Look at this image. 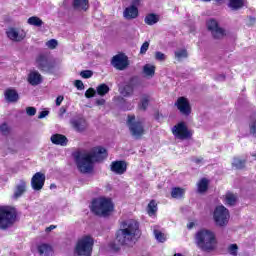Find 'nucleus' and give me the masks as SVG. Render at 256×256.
<instances>
[{
	"instance_id": "1",
	"label": "nucleus",
	"mask_w": 256,
	"mask_h": 256,
	"mask_svg": "<svg viewBox=\"0 0 256 256\" xmlns=\"http://www.w3.org/2000/svg\"><path fill=\"white\" fill-rule=\"evenodd\" d=\"M141 235V230L139 229V222L137 220H124L120 222V229L116 231L115 242L110 244L112 251H120L121 247L129 245L132 243L135 237Z\"/></svg>"
},
{
	"instance_id": "2",
	"label": "nucleus",
	"mask_w": 256,
	"mask_h": 256,
	"mask_svg": "<svg viewBox=\"0 0 256 256\" xmlns=\"http://www.w3.org/2000/svg\"><path fill=\"white\" fill-rule=\"evenodd\" d=\"M107 149L103 146L93 147L88 154L76 157V163L80 173H91L93 171V163H103L108 157Z\"/></svg>"
},
{
	"instance_id": "3",
	"label": "nucleus",
	"mask_w": 256,
	"mask_h": 256,
	"mask_svg": "<svg viewBox=\"0 0 256 256\" xmlns=\"http://www.w3.org/2000/svg\"><path fill=\"white\" fill-rule=\"evenodd\" d=\"M90 210L96 217H109L115 211V204L111 198L100 196L92 200Z\"/></svg>"
},
{
	"instance_id": "4",
	"label": "nucleus",
	"mask_w": 256,
	"mask_h": 256,
	"mask_svg": "<svg viewBox=\"0 0 256 256\" xmlns=\"http://www.w3.org/2000/svg\"><path fill=\"white\" fill-rule=\"evenodd\" d=\"M196 245L201 251L211 253L217 249V238L211 230L202 229L196 233Z\"/></svg>"
},
{
	"instance_id": "5",
	"label": "nucleus",
	"mask_w": 256,
	"mask_h": 256,
	"mask_svg": "<svg viewBox=\"0 0 256 256\" xmlns=\"http://www.w3.org/2000/svg\"><path fill=\"white\" fill-rule=\"evenodd\" d=\"M19 217V212L15 206H0V231L11 229Z\"/></svg>"
},
{
	"instance_id": "6",
	"label": "nucleus",
	"mask_w": 256,
	"mask_h": 256,
	"mask_svg": "<svg viewBox=\"0 0 256 256\" xmlns=\"http://www.w3.org/2000/svg\"><path fill=\"white\" fill-rule=\"evenodd\" d=\"M36 67L41 73L54 75L57 71V60L49 57L47 53H41L36 57Z\"/></svg>"
},
{
	"instance_id": "7",
	"label": "nucleus",
	"mask_w": 256,
	"mask_h": 256,
	"mask_svg": "<svg viewBox=\"0 0 256 256\" xmlns=\"http://www.w3.org/2000/svg\"><path fill=\"white\" fill-rule=\"evenodd\" d=\"M95 240L93 237L86 235L79 239L76 243L74 255L75 256H91L93 255V246Z\"/></svg>"
},
{
	"instance_id": "8",
	"label": "nucleus",
	"mask_w": 256,
	"mask_h": 256,
	"mask_svg": "<svg viewBox=\"0 0 256 256\" xmlns=\"http://www.w3.org/2000/svg\"><path fill=\"white\" fill-rule=\"evenodd\" d=\"M231 215L229 209L223 205H219L214 209L213 219L217 227H227Z\"/></svg>"
},
{
	"instance_id": "9",
	"label": "nucleus",
	"mask_w": 256,
	"mask_h": 256,
	"mask_svg": "<svg viewBox=\"0 0 256 256\" xmlns=\"http://www.w3.org/2000/svg\"><path fill=\"white\" fill-rule=\"evenodd\" d=\"M127 125L131 135L136 139H141L142 135H145V126L143 122L135 120V114L128 115Z\"/></svg>"
},
{
	"instance_id": "10",
	"label": "nucleus",
	"mask_w": 256,
	"mask_h": 256,
	"mask_svg": "<svg viewBox=\"0 0 256 256\" xmlns=\"http://www.w3.org/2000/svg\"><path fill=\"white\" fill-rule=\"evenodd\" d=\"M172 135H174L176 139H180V141H186L193 137V132L189 130L185 122H179L172 127Z\"/></svg>"
},
{
	"instance_id": "11",
	"label": "nucleus",
	"mask_w": 256,
	"mask_h": 256,
	"mask_svg": "<svg viewBox=\"0 0 256 256\" xmlns=\"http://www.w3.org/2000/svg\"><path fill=\"white\" fill-rule=\"evenodd\" d=\"M206 27L210 31L213 39H223L227 35L225 29L221 28L219 22L213 18L206 22Z\"/></svg>"
},
{
	"instance_id": "12",
	"label": "nucleus",
	"mask_w": 256,
	"mask_h": 256,
	"mask_svg": "<svg viewBox=\"0 0 256 256\" xmlns=\"http://www.w3.org/2000/svg\"><path fill=\"white\" fill-rule=\"evenodd\" d=\"M111 65L118 71H124L129 67V58L123 53L117 54L112 57Z\"/></svg>"
},
{
	"instance_id": "13",
	"label": "nucleus",
	"mask_w": 256,
	"mask_h": 256,
	"mask_svg": "<svg viewBox=\"0 0 256 256\" xmlns=\"http://www.w3.org/2000/svg\"><path fill=\"white\" fill-rule=\"evenodd\" d=\"M174 105L177 107L181 115H184L185 117H189L191 115V103L189 102V99L184 96L179 97Z\"/></svg>"
},
{
	"instance_id": "14",
	"label": "nucleus",
	"mask_w": 256,
	"mask_h": 256,
	"mask_svg": "<svg viewBox=\"0 0 256 256\" xmlns=\"http://www.w3.org/2000/svg\"><path fill=\"white\" fill-rule=\"evenodd\" d=\"M45 186V174L36 172L31 179V187L34 191H41Z\"/></svg>"
},
{
	"instance_id": "15",
	"label": "nucleus",
	"mask_w": 256,
	"mask_h": 256,
	"mask_svg": "<svg viewBox=\"0 0 256 256\" xmlns=\"http://www.w3.org/2000/svg\"><path fill=\"white\" fill-rule=\"evenodd\" d=\"M135 81H137V77L130 78L129 83L125 84L120 89V95L123 97H131V95L135 93Z\"/></svg>"
},
{
	"instance_id": "16",
	"label": "nucleus",
	"mask_w": 256,
	"mask_h": 256,
	"mask_svg": "<svg viewBox=\"0 0 256 256\" xmlns=\"http://www.w3.org/2000/svg\"><path fill=\"white\" fill-rule=\"evenodd\" d=\"M111 171L116 175H123L127 171V162L123 160L113 161L111 163Z\"/></svg>"
},
{
	"instance_id": "17",
	"label": "nucleus",
	"mask_w": 256,
	"mask_h": 256,
	"mask_svg": "<svg viewBox=\"0 0 256 256\" xmlns=\"http://www.w3.org/2000/svg\"><path fill=\"white\" fill-rule=\"evenodd\" d=\"M123 17L128 21H131V19H137V17H139V8L135 5L126 7L123 12Z\"/></svg>"
},
{
	"instance_id": "18",
	"label": "nucleus",
	"mask_w": 256,
	"mask_h": 256,
	"mask_svg": "<svg viewBox=\"0 0 256 256\" xmlns=\"http://www.w3.org/2000/svg\"><path fill=\"white\" fill-rule=\"evenodd\" d=\"M70 123L73 129H75V131H77L78 133H83V131L87 129V120H85L84 118L72 119Z\"/></svg>"
},
{
	"instance_id": "19",
	"label": "nucleus",
	"mask_w": 256,
	"mask_h": 256,
	"mask_svg": "<svg viewBox=\"0 0 256 256\" xmlns=\"http://www.w3.org/2000/svg\"><path fill=\"white\" fill-rule=\"evenodd\" d=\"M72 9L74 11H87L89 9V0H72Z\"/></svg>"
},
{
	"instance_id": "20",
	"label": "nucleus",
	"mask_w": 256,
	"mask_h": 256,
	"mask_svg": "<svg viewBox=\"0 0 256 256\" xmlns=\"http://www.w3.org/2000/svg\"><path fill=\"white\" fill-rule=\"evenodd\" d=\"M50 140L52 141L53 145H60L61 147H65L67 146V143H69L67 136L63 134H54L51 136Z\"/></svg>"
},
{
	"instance_id": "21",
	"label": "nucleus",
	"mask_w": 256,
	"mask_h": 256,
	"mask_svg": "<svg viewBox=\"0 0 256 256\" xmlns=\"http://www.w3.org/2000/svg\"><path fill=\"white\" fill-rule=\"evenodd\" d=\"M5 99L8 103H17L19 101V93L17 90L9 88L4 93Z\"/></svg>"
},
{
	"instance_id": "22",
	"label": "nucleus",
	"mask_w": 256,
	"mask_h": 256,
	"mask_svg": "<svg viewBox=\"0 0 256 256\" xmlns=\"http://www.w3.org/2000/svg\"><path fill=\"white\" fill-rule=\"evenodd\" d=\"M43 81V77L41 76V74L37 71H32L29 73L28 75V82L30 83V85H39L41 84V82Z\"/></svg>"
},
{
	"instance_id": "23",
	"label": "nucleus",
	"mask_w": 256,
	"mask_h": 256,
	"mask_svg": "<svg viewBox=\"0 0 256 256\" xmlns=\"http://www.w3.org/2000/svg\"><path fill=\"white\" fill-rule=\"evenodd\" d=\"M27 191V182L25 180H20V183L16 185L14 192V199H19Z\"/></svg>"
},
{
	"instance_id": "24",
	"label": "nucleus",
	"mask_w": 256,
	"mask_h": 256,
	"mask_svg": "<svg viewBox=\"0 0 256 256\" xmlns=\"http://www.w3.org/2000/svg\"><path fill=\"white\" fill-rule=\"evenodd\" d=\"M186 191L187 190L185 188L173 187L171 189L170 195H171L172 199H185Z\"/></svg>"
},
{
	"instance_id": "25",
	"label": "nucleus",
	"mask_w": 256,
	"mask_h": 256,
	"mask_svg": "<svg viewBox=\"0 0 256 256\" xmlns=\"http://www.w3.org/2000/svg\"><path fill=\"white\" fill-rule=\"evenodd\" d=\"M38 253L41 256H53V247L49 244H41L37 247Z\"/></svg>"
},
{
	"instance_id": "26",
	"label": "nucleus",
	"mask_w": 256,
	"mask_h": 256,
	"mask_svg": "<svg viewBox=\"0 0 256 256\" xmlns=\"http://www.w3.org/2000/svg\"><path fill=\"white\" fill-rule=\"evenodd\" d=\"M197 191L200 194L207 193V191H209V179H200L197 183Z\"/></svg>"
},
{
	"instance_id": "27",
	"label": "nucleus",
	"mask_w": 256,
	"mask_h": 256,
	"mask_svg": "<svg viewBox=\"0 0 256 256\" xmlns=\"http://www.w3.org/2000/svg\"><path fill=\"white\" fill-rule=\"evenodd\" d=\"M6 35L8 39H11V41H23L24 37L19 35V32L15 28H9L6 31Z\"/></svg>"
},
{
	"instance_id": "28",
	"label": "nucleus",
	"mask_w": 256,
	"mask_h": 256,
	"mask_svg": "<svg viewBox=\"0 0 256 256\" xmlns=\"http://www.w3.org/2000/svg\"><path fill=\"white\" fill-rule=\"evenodd\" d=\"M221 1V0H216ZM228 7L232 9V11H239V9H243L245 7V2L243 0H229Z\"/></svg>"
},
{
	"instance_id": "29",
	"label": "nucleus",
	"mask_w": 256,
	"mask_h": 256,
	"mask_svg": "<svg viewBox=\"0 0 256 256\" xmlns=\"http://www.w3.org/2000/svg\"><path fill=\"white\" fill-rule=\"evenodd\" d=\"M144 23L150 26L155 25L156 23H159V15L155 13L147 14L144 18Z\"/></svg>"
},
{
	"instance_id": "30",
	"label": "nucleus",
	"mask_w": 256,
	"mask_h": 256,
	"mask_svg": "<svg viewBox=\"0 0 256 256\" xmlns=\"http://www.w3.org/2000/svg\"><path fill=\"white\" fill-rule=\"evenodd\" d=\"M149 101H151V97L147 94H144L138 104V109L140 111H147V107H149Z\"/></svg>"
},
{
	"instance_id": "31",
	"label": "nucleus",
	"mask_w": 256,
	"mask_h": 256,
	"mask_svg": "<svg viewBox=\"0 0 256 256\" xmlns=\"http://www.w3.org/2000/svg\"><path fill=\"white\" fill-rule=\"evenodd\" d=\"M224 201L226 205L233 207L235 203H237V196H235V194H233L232 192H227L224 196Z\"/></svg>"
},
{
	"instance_id": "32",
	"label": "nucleus",
	"mask_w": 256,
	"mask_h": 256,
	"mask_svg": "<svg viewBox=\"0 0 256 256\" xmlns=\"http://www.w3.org/2000/svg\"><path fill=\"white\" fill-rule=\"evenodd\" d=\"M158 208H157V201L155 199L150 200L147 206V213L149 217H153L155 213H157Z\"/></svg>"
},
{
	"instance_id": "33",
	"label": "nucleus",
	"mask_w": 256,
	"mask_h": 256,
	"mask_svg": "<svg viewBox=\"0 0 256 256\" xmlns=\"http://www.w3.org/2000/svg\"><path fill=\"white\" fill-rule=\"evenodd\" d=\"M28 25H33L34 27H42L43 26V20L37 16H32L27 21Z\"/></svg>"
},
{
	"instance_id": "34",
	"label": "nucleus",
	"mask_w": 256,
	"mask_h": 256,
	"mask_svg": "<svg viewBox=\"0 0 256 256\" xmlns=\"http://www.w3.org/2000/svg\"><path fill=\"white\" fill-rule=\"evenodd\" d=\"M143 72L147 77H154L155 76V66L146 64L143 67Z\"/></svg>"
},
{
	"instance_id": "35",
	"label": "nucleus",
	"mask_w": 256,
	"mask_h": 256,
	"mask_svg": "<svg viewBox=\"0 0 256 256\" xmlns=\"http://www.w3.org/2000/svg\"><path fill=\"white\" fill-rule=\"evenodd\" d=\"M251 119V124H250V133L251 135H253L254 137H256V112L253 113L250 116Z\"/></svg>"
},
{
	"instance_id": "36",
	"label": "nucleus",
	"mask_w": 256,
	"mask_h": 256,
	"mask_svg": "<svg viewBox=\"0 0 256 256\" xmlns=\"http://www.w3.org/2000/svg\"><path fill=\"white\" fill-rule=\"evenodd\" d=\"M97 93L98 95H100L101 97L107 95V93H109V86L107 84H100L97 87Z\"/></svg>"
},
{
	"instance_id": "37",
	"label": "nucleus",
	"mask_w": 256,
	"mask_h": 256,
	"mask_svg": "<svg viewBox=\"0 0 256 256\" xmlns=\"http://www.w3.org/2000/svg\"><path fill=\"white\" fill-rule=\"evenodd\" d=\"M245 163H247V161L241 160L239 158H234V161H233L232 165L236 169H245Z\"/></svg>"
},
{
	"instance_id": "38",
	"label": "nucleus",
	"mask_w": 256,
	"mask_h": 256,
	"mask_svg": "<svg viewBox=\"0 0 256 256\" xmlns=\"http://www.w3.org/2000/svg\"><path fill=\"white\" fill-rule=\"evenodd\" d=\"M121 101H122V105H121L122 111H132L133 105L131 104V102H128L127 100H125V98H122Z\"/></svg>"
},
{
	"instance_id": "39",
	"label": "nucleus",
	"mask_w": 256,
	"mask_h": 256,
	"mask_svg": "<svg viewBox=\"0 0 256 256\" xmlns=\"http://www.w3.org/2000/svg\"><path fill=\"white\" fill-rule=\"evenodd\" d=\"M155 238L159 243H165L167 241V238L165 237V234L159 230L154 231Z\"/></svg>"
},
{
	"instance_id": "40",
	"label": "nucleus",
	"mask_w": 256,
	"mask_h": 256,
	"mask_svg": "<svg viewBox=\"0 0 256 256\" xmlns=\"http://www.w3.org/2000/svg\"><path fill=\"white\" fill-rule=\"evenodd\" d=\"M176 59H187L189 57V54L187 53V49H181L179 51L175 52Z\"/></svg>"
},
{
	"instance_id": "41",
	"label": "nucleus",
	"mask_w": 256,
	"mask_h": 256,
	"mask_svg": "<svg viewBox=\"0 0 256 256\" xmlns=\"http://www.w3.org/2000/svg\"><path fill=\"white\" fill-rule=\"evenodd\" d=\"M80 76L82 77V79H91V77H93V71H91V70H82L80 72Z\"/></svg>"
},
{
	"instance_id": "42",
	"label": "nucleus",
	"mask_w": 256,
	"mask_h": 256,
	"mask_svg": "<svg viewBox=\"0 0 256 256\" xmlns=\"http://www.w3.org/2000/svg\"><path fill=\"white\" fill-rule=\"evenodd\" d=\"M237 251H239V246H237V244H231L228 247V253H230L232 256H237Z\"/></svg>"
},
{
	"instance_id": "43",
	"label": "nucleus",
	"mask_w": 256,
	"mask_h": 256,
	"mask_svg": "<svg viewBox=\"0 0 256 256\" xmlns=\"http://www.w3.org/2000/svg\"><path fill=\"white\" fill-rule=\"evenodd\" d=\"M95 89L94 88H88L85 92V98L86 99H91L95 97Z\"/></svg>"
},
{
	"instance_id": "44",
	"label": "nucleus",
	"mask_w": 256,
	"mask_h": 256,
	"mask_svg": "<svg viewBox=\"0 0 256 256\" xmlns=\"http://www.w3.org/2000/svg\"><path fill=\"white\" fill-rule=\"evenodd\" d=\"M0 132L2 133V135H9L10 130L7 123H3L0 125Z\"/></svg>"
},
{
	"instance_id": "45",
	"label": "nucleus",
	"mask_w": 256,
	"mask_h": 256,
	"mask_svg": "<svg viewBox=\"0 0 256 256\" xmlns=\"http://www.w3.org/2000/svg\"><path fill=\"white\" fill-rule=\"evenodd\" d=\"M149 51V42L145 41L140 48V55H145Z\"/></svg>"
},
{
	"instance_id": "46",
	"label": "nucleus",
	"mask_w": 256,
	"mask_h": 256,
	"mask_svg": "<svg viewBox=\"0 0 256 256\" xmlns=\"http://www.w3.org/2000/svg\"><path fill=\"white\" fill-rule=\"evenodd\" d=\"M57 45H59V43L55 39H51L47 42V46L49 47V49H56Z\"/></svg>"
},
{
	"instance_id": "47",
	"label": "nucleus",
	"mask_w": 256,
	"mask_h": 256,
	"mask_svg": "<svg viewBox=\"0 0 256 256\" xmlns=\"http://www.w3.org/2000/svg\"><path fill=\"white\" fill-rule=\"evenodd\" d=\"M74 85L78 91H83L85 89V85L83 84V81L81 80H75Z\"/></svg>"
},
{
	"instance_id": "48",
	"label": "nucleus",
	"mask_w": 256,
	"mask_h": 256,
	"mask_svg": "<svg viewBox=\"0 0 256 256\" xmlns=\"http://www.w3.org/2000/svg\"><path fill=\"white\" fill-rule=\"evenodd\" d=\"M26 113H27V115H29V117H33L36 115L37 109L35 107H27Z\"/></svg>"
},
{
	"instance_id": "49",
	"label": "nucleus",
	"mask_w": 256,
	"mask_h": 256,
	"mask_svg": "<svg viewBox=\"0 0 256 256\" xmlns=\"http://www.w3.org/2000/svg\"><path fill=\"white\" fill-rule=\"evenodd\" d=\"M155 60L156 61H165V54L160 51L155 52Z\"/></svg>"
},
{
	"instance_id": "50",
	"label": "nucleus",
	"mask_w": 256,
	"mask_h": 256,
	"mask_svg": "<svg viewBox=\"0 0 256 256\" xmlns=\"http://www.w3.org/2000/svg\"><path fill=\"white\" fill-rule=\"evenodd\" d=\"M47 115H49V110H43L39 113L38 119H45V117H47Z\"/></svg>"
},
{
	"instance_id": "51",
	"label": "nucleus",
	"mask_w": 256,
	"mask_h": 256,
	"mask_svg": "<svg viewBox=\"0 0 256 256\" xmlns=\"http://www.w3.org/2000/svg\"><path fill=\"white\" fill-rule=\"evenodd\" d=\"M65 99V97H63V96H58L57 98H56V106L57 107H60V105L63 103V100Z\"/></svg>"
},
{
	"instance_id": "52",
	"label": "nucleus",
	"mask_w": 256,
	"mask_h": 256,
	"mask_svg": "<svg viewBox=\"0 0 256 256\" xmlns=\"http://www.w3.org/2000/svg\"><path fill=\"white\" fill-rule=\"evenodd\" d=\"M53 229H57V226L56 225H50L49 227H47L45 229V232L46 233H51V231H53Z\"/></svg>"
},
{
	"instance_id": "53",
	"label": "nucleus",
	"mask_w": 256,
	"mask_h": 256,
	"mask_svg": "<svg viewBox=\"0 0 256 256\" xmlns=\"http://www.w3.org/2000/svg\"><path fill=\"white\" fill-rule=\"evenodd\" d=\"M64 113H67V107L62 106V107L60 108V111H59L60 117H63V114H64Z\"/></svg>"
},
{
	"instance_id": "54",
	"label": "nucleus",
	"mask_w": 256,
	"mask_h": 256,
	"mask_svg": "<svg viewBox=\"0 0 256 256\" xmlns=\"http://www.w3.org/2000/svg\"><path fill=\"white\" fill-rule=\"evenodd\" d=\"M194 163H196V165H199V163H203V158H196L194 160Z\"/></svg>"
},
{
	"instance_id": "55",
	"label": "nucleus",
	"mask_w": 256,
	"mask_h": 256,
	"mask_svg": "<svg viewBox=\"0 0 256 256\" xmlns=\"http://www.w3.org/2000/svg\"><path fill=\"white\" fill-rule=\"evenodd\" d=\"M103 103H105V100L102 99V100H97V105H103Z\"/></svg>"
},
{
	"instance_id": "56",
	"label": "nucleus",
	"mask_w": 256,
	"mask_h": 256,
	"mask_svg": "<svg viewBox=\"0 0 256 256\" xmlns=\"http://www.w3.org/2000/svg\"><path fill=\"white\" fill-rule=\"evenodd\" d=\"M50 189H57V185L51 184V185H50Z\"/></svg>"
},
{
	"instance_id": "57",
	"label": "nucleus",
	"mask_w": 256,
	"mask_h": 256,
	"mask_svg": "<svg viewBox=\"0 0 256 256\" xmlns=\"http://www.w3.org/2000/svg\"><path fill=\"white\" fill-rule=\"evenodd\" d=\"M173 256H183L181 253H175Z\"/></svg>"
},
{
	"instance_id": "58",
	"label": "nucleus",
	"mask_w": 256,
	"mask_h": 256,
	"mask_svg": "<svg viewBox=\"0 0 256 256\" xmlns=\"http://www.w3.org/2000/svg\"><path fill=\"white\" fill-rule=\"evenodd\" d=\"M204 3H209L211 0H202Z\"/></svg>"
}]
</instances>
